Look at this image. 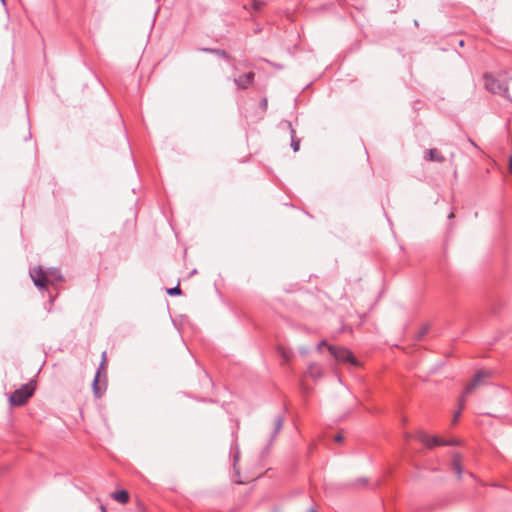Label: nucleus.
<instances>
[{
    "instance_id": "obj_1",
    "label": "nucleus",
    "mask_w": 512,
    "mask_h": 512,
    "mask_svg": "<svg viewBox=\"0 0 512 512\" xmlns=\"http://www.w3.org/2000/svg\"><path fill=\"white\" fill-rule=\"evenodd\" d=\"M29 273L34 285L41 291H48V285L56 286L64 281L60 269L55 267L43 269L42 266H36Z\"/></svg>"
},
{
    "instance_id": "obj_2",
    "label": "nucleus",
    "mask_w": 512,
    "mask_h": 512,
    "mask_svg": "<svg viewBox=\"0 0 512 512\" xmlns=\"http://www.w3.org/2000/svg\"><path fill=\"white\" fill-rule=\"evenodd\" d=\"M491 376H492V372L489 371V370H485V369H480V370H478L475 373L472 381L469 384L466 385V387L464 389V394L459 398V409L454 414V417H453V420H452L453 424H455L458 421V419H459V417L461 415V411H462V409L465 406L466 395L472 393V391L476 387L484 384L485 381L487 379H489Z\"/></svg>"
},
{
    "instance_id": "obj_3",
    "label": "nucleus",
    "mask_w": 512,
    "mask_h": 512,
    "mask_svg": "<svg viewBox=\"0 0 512 512\" xmlns=\"http://www.w3.org/2000/svg\"><path fill=\"white\" fill-rule=\"evenodd\" d=\"M485 88L493 93L502 96L503 98L511 100L509 90L512 89V78L506 82L502 77H497L492 74L484 75Z\"/></svg>"
},
{
    "instance_id": "obj_4",
    "label": "nucleus",
    "mask_w": 512,
    "mask_h": 512,
    "mask_svg": "<svg viewBox=\"0 0 512 512\" xmlns=\"http://www.w3.org/2000/svg\"><path fill=\"white\" fill-rule=\"evenodd\" d=\"M35 382L30 381L16 389L9 397V402L13 406L24 405L34 394Z\"/></svg>"
},
{
    "instance_id": "obj_5",
    "label": "nucleus",
    "mask_w": 512,
    "mask_h": 512,
    "mask_svg": "<svg viewBox=\"0 0 512 512\" xmlns=\"http://www.w3.org/2000/svg\"><path fill=\"white\" fill-rule=\"evenodd\" d=\"M328 351L338 362L349 363L355 367L360 366V362L358 361V359L347 348L338 346H328Z\"/></svg>"
},
{
    "instance_id": "obj_6",
    "label": "nucleus",
    "mask_w": 512,
    "mask_h": 512,
    "mask_svg": "<svg viewBox=\"0 0 512 512\" xmlns=\"http://www.w3.org/2000/svg\"><path fill=\"white\" fill-rule=\"evenodd\" d=\"M417 439L428 448H433L436 446H459L460 445V441L457 439L442 440L437 436H431L423 431H420L417 434Z\"/></svg>"
},
{
    "instance_id": "obj_7",
    "label": "nucleus",
    "mask_w": 512,
    "mask_h": 512,
    "mask_svg": "<svg viewBox=\"0 0 512 512\" xmlns=\"http://www.w3.org/2000/svg\"><path fill=\"white\" fill-rule=\"evenodd\" d=\"M450 470L454 471L458 480L462 479L464 473L463 457L459 452L451 453V460L448 463Z\"/></svg>"
},
{
    "instance_id": "obj_8",
    "label": "nucleus",
    "mask_w": 512,
    "mask_h": 512,
    "mask_svg": "<svg viewBox=\"0 0 512 512\" xmlns=\"http://www.w3.org/2000/svg\"><path fill=\"white\" fill-rule=\"evenodd\" d=\"M254 79H255V73L252 71H249L239 77H235L233 79V81L238 89L244 90V89H247L253 83Z\"/></svg>"
},
{
    "instance_id": "obj_9",
    "label": "nucleus",
    "mask_w": 512,
    "mask_h": 512,
    "mask_svg": "<svg viewBox=\"0 0 512 512\" xmlns=\"http://www.w3.org/2000/svg\"><path fill=\"white\" fill-rule=\"evenodd\" d=\"M424 159L426 161L438 162V163H442L445 161L444 156L442 154H440L438 152V150L435 148L427 149L425 151Z\"/></svg>"
},
{
    "instance_id": "obj_10",
    "label": "nucleus",
    "mask_w": 512,
    "mask_h": 512,
    "mask_svg": "<svg viewBox=\"0 0 512 512\" xmlns=\"http://www.w3.org/2000/svg\"><path fill=\"white\" fill-rule=\"evenodd\" d=\"M201 51L206 52V53L214 54V55L222 57V58H224V59H226L228 61L232 60V57L223 49H219V48H202Z\"/></svg>"
},
{
    "instance_id": "obj_11",
    "label": "nucleus",
    "mask_w": 512,
    "mask_h": 512,
    "mask_svg": "<svg viewBox=\"0 0 512 512\" xmlns=\"http://www.w3.org/2000/svg\"><path fill=\"white\" fill-rule=\"evenodd\" d=\"M284 124L287 126V128H289L290 133H291V147H292L294 152H297L299 150L300 140L296 139V137H295V130L292 128L291 122L290 121H285Z\"/></svg>"
},
{
    "instance_id": "obj_12",
    "label": "nucleus",
    "mask_w": 512,
    "mask_h": 512,
    "mask_svg": "<svg viewBox=\"0 0 512 512\" xmlns=\"http://www.w3.org/2000/svg\"><path fill=\"white\" fill-rule=\"evenodd\" d=\"M112 498L121 504H126L129 501V493L124 490H118L112 494Z\"/></svg>"
},
{
    "instance_id": "obj_13",
    "label": "nucleus",
    "mask_w": 512,
    "mask_h": 512,
    "mask_svg": "<svg viewBox=\"0 0 512 512\" xmlns=\"http://www.w3.org/2000/svg\"><path fill=\"white\" fill-rule=\"evenodd\" d=\"M307 373L309 374L310 377L317 379L322 376V369L317 363H311L308 366Z\"/></svg>"
},
{
    "instance_id": "obj_14",
    "label": "nucleus",
    "mask_w": 512,
    "mask_h": 512,
    "mask_svg": "<svg viewBox=\"0 0 512 512\" xmlns=\"http://www.w3.org/2000/svg\"><path fill=\"white\" fill-rule=\"evenodd\" d=\"M282 426H283V418L281 416H277L274 420V431L271 434L269 445L274 441V439L276 438L278 433L281 431Z\"/></svg>"
},
{
    "instance_id": "obj_15",
    "label": "nucleus",
    "mask_w": 512,
    "mask_h": 512,
    "mask_svg": "<svg viewBox=\"0 0 512 512\" xmlns=\"http://www.w3.org/2000/svg\"><path fill=\"white\" fill-rule=\"evenodd\" d=\"M99 375H100V370H98L96 372V375L94 377V380H93V393L95 395V397L97 398H100L102 396V390H101V387L99 385Z\"/></svg>"
},
{
    "instance_id": "obj_16",
    "label": "nucleus",
    "mask_w": 512,
    "mask_h": 512,
    "mask_svg": "<svg viewBox=\"0 0 512 512\" xmlns=\"http://www.w3.org/2000/svg\"><path fill=\"white\" fill-rule=\"evenodd\" d=\"M181 293H182V290L179 287V285H176L175 287L167 289V294L170 296L180 295Z\"/></svg>"
},
{
    "instance_id": "obj_17",
    "label": "nucleus",
    "mask_w": 512,
    "mask_h": 512,
    "mask_svg": "<svg viewBox=\"0 0 512 512\" xmlns=\"http://www.w3.org/2000/svg\"><path fill=\"white\" fill-rule=\"evenodd\" d=\"M252 6L255 11H260L261 8L265 5V0H252Z\"/></svg>"
},
{
    "instance_id": "obj_18",
    "label": "nucleus",
    "mask_w": 512,
    "mask_h": 512,
    "mask_svg": "<svg viewBox=\"0 0 512 512\" xmlns=\"http://www.w3.org/2000/svg\"><path fill=\"white\" fill-rule=\"evenodd\" d=\"M328 346H331L330 344H328L325 340L321 341L318 345H317V350H321L322 347H327Z\"/></svg>"
},
{
    "instance_id": "obj_19",
    "label": "nucleus",
    "mask_w": 512,
    "mask_h": 512,
    "mask_svg": "<svg viewBox=\"0 0 512 512\" xmlns=\"http://www.w3.org/2000/svg\"><path fill=\"white\" fill-rule=\"evenodd\" d=\"M368 482L367 478H359L356 482V485H365Z\"/></svg>"
},
{
    "instance_id": "obj_20",
    "label": "nucleus",
    "mask_w": 512,
    "mask_h": 512,
    "mask_svg": "<svg viewBox=\"0 0 512 512\" xmlns=\"http://www.w3.org/2000/svg\"><path fill=\"white\" fill-rule=\"evenodd\" d=\"M428 332V328L427 327H424L423 329H421V331L419 332V335H418V338H422L426 333Z\"/></svg>"
},
{
    "instance_id": "obj_21",
    "label": "nucleus",
    "mask_w": 512,
    "mask_h": 512,
    "mask_svg": "<svg viewBox=\"0 0 512 512\" xmlns=\"http://www.w3.org/2000/svg\"><path fill=\"white\" fill-rule=\"evenodd\" d=\"M344 439L343 435L342 434H337L335 437H334V441L335 442H342Z\"/></svg>"
},
{
    "instance_id": "obj_22",
    "label": "nucleus",
    "mask_w": 512,
    "mask_h": 512,
    "mask_svg": "<svg viewBox=\"0 0 512 512\" xmlns=\"http://www.w3.org/2000/svg\"><path fill=\"white\" fill-rule=\"evenodd\" d=\"M308 348L306 347H300L299 348V352L302 354V355H306L308 353Z\"/></svg>"
},
{
    "instance_id": "obj_23",
    "label": "nucleus",
    "mask_w": 512,
    "mask_h": 512,
    "mask_svg": "<svg viewBox=\"0 0 512 512\" xmlns=\"http://www.w3.org/2000/svg\"><path fill=\"white\" fill-rule=\"evenodd\" d=\"M467 475H468L471 479H473V480H477V477H476V475H475L474 473H472V472H467Z\"/></svg>"
},
{
    "instance_id": "obj_24",
    "label": "nucleus",
    "mask_w": 512,
    "mask_h": 512,
    "mask_svg": "<svg viewBox=\"0 0 512 512\" xmlns=\"http://www.w3.org/2000/svg\"><path fill=\"white\" fill-rule=\"evenodd\" d=\"M261 106H262L263 108H266V107H267V99H265V98H264V99L261 101Z\"/></svg>"
},
{
    "instance_id": "obj_25",
    "label": "nucleus",
    "mask_w": 512,
    "mask_h": 512,
    "mask_svg": "<svg viewBox=\"0 0 512 512\" xmlns=\"http://www.w3.org/2000/svg\"><path fill=\"white\" fill-rule=\"evenodd\" d=\"M509 171L512 174V156L509 158Z\"/></svg>"
},
{
    "instance_id": "obj_26",
    "label": "nucleus",
    "mask_w": 512,
    "mask_h": 512,
    "mask_svg": "<svg viewBox=\"0 0 512 512\" xmlns=\"http://www.w3.org/2000/svg\"><path fill=\"white\" fill-rule=\"evenodd\" d=\"M282 356H283V358H284L285 360H287V361L289 360V357H288V355H287V353H286V352H282Z\"/></svg>"
},
{
    "instance_id": "obj_27",
    "label": "nucleus",
    "mask_w": 512,
    "mask_h": 512,
    "mask_svg": "<svg viewBox=\"0 0 512 512\" xmlns=\"http://www.w3.org/2000/svg\"><path fill=\"white\" fill-rule=\"evenodd\" d=\"M238 459H239V452H237V453L234 455V462H236Z\"/></svg>"
},
{
    "instance_id": "obj_28",
    "label": "nucleus",
    "mask_w": 512,
    "mask_h": 512,
    "mask_svg": "<svg viewBox=\"0 0 512 512\" xmlns=\"http://www.w3.org/2000/svg\"><path fill=\"white\" fill-rule=\"evenodd\" d=\"M105 355H106V352H103V361L101 363V367L103 366L104 362H105Z\"/></svg>"
},
{
    "instance_id": "obj_29",
    "label": "nucleus",
    "mask_w": 512,
    "mask_h": 512,
    "mask_svg": "<svg viewBox=\"0 0 512 512\" xmlns=\"http://www.w3.org/2000/svg\"><path fill=\"white\" fill-rule=\"evenodd\" d=\"M469 142H470L473 146H476L475 142H474L472 139H469Z\"/></svg>"
},
{
    "instance_id": "obj_30",
    "label": "nucleus",
    "mask_w": 512,
    "mask_h": 512,
    "mask_svg": "<svg viewBox=\"0 0 512 512\" xmlns=\"http://www.w3.org/2000/svg\"><path fill=\"white\" fill-rule=\"evenodd\" d=\"M459 45H460V46H463V45H464V41H463V40H460V41H459Z\"/></svg>"
},
{
    "instance_id": "obj_31",
    "label": "nucleus",
    "mask_w": 512,
    "mask_h": 512,
    "mask_svg": "<svg viewBox=\"0 0 512 512\" xmlns=\"http://www.w3.org/2000/svg\"><path fill=\"white\" fill-rule=\"evenodd\" d=\"M101 510H102V512H106V509L103 505H101Z\"/></svg>"
},
{
    "instance_id": "obj_32",
    "label": "nucleus",
    "mask_w": 512,
    "mask_h": 512,
    "mask_svg": "<svg viewBox=\"0 0 512 512\" xmlns=\"http://www.w3.org/2000/svg\"><path fill=\"white\" fill-rule=\"evenodd\" d=\"M448 217L451 219L454 217V214L451 212Z\"/></svg>"
},
{
    "instance_id": "obj_33",
    "label": "nucleus",
    "mask_w": 512,
    "mask_h": 512,
    "mask_svg": "<svg viewBox=\"0 0 512 512\" xmlns=\"http://www.w3.org/2000/svg\"><path fill=\"white\" fill-rule=\"evenodd\" d=\"M268 450H269V446H267L263 452L266 453V452H268Z\"/></svg>"
},
{
    "instance_id": "obj_34",
    "label": "nucleus",
    "mask_w": 512,
    "mask_h": 512,
    "mask_svg": "<svg viewBox=\"0 0 512 512\" xmlns=\"http://www.w3.org/2000/svg\"><path fill=\"white\" fill-rule=\"evenodd\" d=\"M196 272H197V271H196V269H194V270L191 272V274L193 275V274H195Z\"/></svg>"
},
{
    "instance_id": "obj_35",
    "label": "nucleus",
    "mask_w": 512,
    "mask_h": 512,
    "mask_svg": "<svg viewBox=\"0 0 512 512\" xmlns=\"http://www.w3.org/2000/svg\"><path fill=\"white\" fill-rule=\"evenodd\" d=\"M310 512H316V511L312 509V510H310Z\"/></svg>"
}]
</instances>
